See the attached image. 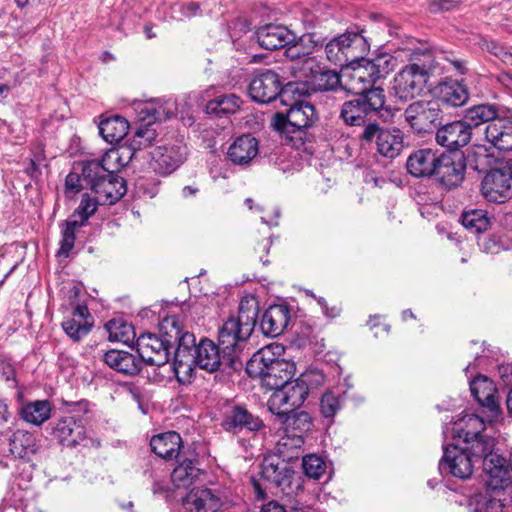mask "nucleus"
Instances as JSON below:
<instances>
[{
	"mask_svg": "<svg viewBox=\"0 0 512 512\" xmlns=\"http://www.w3.org/2000/svg\"><path fill=\"white\" fill-rule=\"evenodd\" d=\"M157 137L153 123L141 125L135 132L129 147H121V156L127 155L131 160L139 150L150 147Z\"/></svg>",
	"mask_w": 512,
	"mask_h": 512,
	"instance_id": "nucleus-38",
	"label": "nucleus"
},
{
	"mask_svg": "<svg viewBox=\"0 0 512 512\" xmlns=\"http://www.w3.org/2000/svg\"><path fill=\"white\" fill-rule=\"evenodd\" d=\"M141 112H145L150 119L161 122L169 119L174 114V109L172 104L168 107L161 105L157 108L145 106Z\"/></svg>",
	"mask_w": 512,
	"mask_h": 512,
	"instance_id": "nucleus-56",
	"label": "nucleus"
},
{
	"mask_svg": "<svg viewBox=\"0 0 512 512\" xmlns=\"http://www.w3.org/2000/svg\"><path fill=\"white\" fill-rule=\"evenodd\" d=\"M466 159L463 153L441 154L434 176L447 189L459 186L465 177Z\"/></svg>",
	"mask_w": 512,
	"mask_h": 512,
	"instance_id": "nucleus-16",
	"label": "nucleus"
},
{
	"mask_svg": "<svg viewBox=\"0 0 512 512\" xmlns=\"http://www.w3.org/2000/svg\"><path fill=\"white\" fill-rule=\"evenodd\" d=\"M444 59L448 61L453 69L460 75H465L468 72L467 62L464 59L455 58L453 56H445Z\"/></svg>",
	"mask_w": 512,
	"mask_h": 512,
	"instance_id": "nucleus-62",
	"label": "nucleus"
},
{
	"mask_svg": "<svg viewBox=\"0 0 512 512\" xmlns=\"http://www.w3.org/2000/svg\"><path fill=\"white\" fill-rule=\"evenodd\" d=\"M52 406L48 400H36L23 403L18 408V415L24 422L40 426L51 416Z\"/></svg>",
	"mask_w": 512,
	"mask_h": 512,
	"instance_id": "nucleus-36",
	"label": "nucleus"
},
{
	"mask_svg": "<svg viewBox=\"0 0 512 512\" xmlns=\"http://www.w3.org/2000/svg\"><path fill=\"white\" fill-rule=\"evenodd\" d=\"M308 396V388L304 387L298 378L290 379L275 388L268 400V409L272 414L297 410Z\"/></svg>",
	"mask_w": 512,
	"mask_h": 512,
	"instance_id": "nucleus-10",
	"label": "nucleus"
},
{
	"mask_svg": "<svg viewBox=\"0 0 512 512\" xmlns=\"http://www.w3.org/2000/svg\"><path fill=\"white\" fill-rule=\"evenodd\" d=\"M187 154V146L182 140L158 146L151 152L152 167L159 174H170L186 160Z\"/></svg>",
	"mask_w": 512,
	"mask_h": 512,
	"instance_id": "nucleus-17",
	"label": "nucleus"
},
{
	"mask_svg": "<svg viewBox=\"0 0 512 512\" xmlns=\"http://www.w3.org/2000/svg\"><path fill=\"white\" fill-rule=\"evenodd\" d=\"M9 452L15 458L27 459L36 452V438L26 430H16L8 440Z\"/></svg>",
	"mask_w": 512,
	"mask_h": 512,
	"instance_id": "nucleus-37",
	"label": "nucleus"
},
{
	"mask_svg": "<svg viewBox=\"0 0 512 512\" xmlns=\"http://www.w3.org/2000/svg\"><path fill=\"white\" fill-rule=\"evenodd\" d=\"M83 189H86L85 182L82 179L81 172L77 171V167L74 166L65 179V194L68 197L78 194Z\"/></svg>",
	"mask_w": 512,
	"mask_h": 512,
	"instance_id": "nucleus-53",
	"label": "nucleus"
},
{
	"mask_svg": "<svg viewBox=\"0 0 512 512\" xmlns=\"http://www.w3.org/2000/svg\"><path fill=\"white\" fill-rule=\"evenodd\" d=\"M128 129L127 120L118 115L103 119L99 124L100 135L110 144L122 140L127 135Z\"/></svg>",
	"mask_w": 512,
	"mask_h": 512,
	"instance_id": "nucleus-40",
	"label": "nucleus"
},
{
	"mask_svg": "<svg viewBox=\"0 0 512 512\" xmlns=\"http://www.w3.org/2000/svg\"><path fill=\"white\" fill-rule=\"evenodd\" d=\"M259 313V302L253 295L241 298L237 316L230 317L222 325V338L230 345L231 336L241 345L251 336Z\"/></svg>",
	"mask_w": 512,
	"mask_h": 512,
	"instance_id": "nucleus-7",
	"label": "nucleus"
},
{
	"mask_svg": "<svg viewBox=\"0 0 512 512\" xmlns=\"http://www.w3.org/2000/svg\"><path fill=\"white\" fill-rule=\"evenodd\" d=\"M99 204H102V202L98 197L92 198L88 194H84L70 219H77V222H81V227L84 226L87 220L96 212Z\"/></svg>",
	"mask_w": 512,
	"mask_h": 512,
	"instance_id": "nucleus-49",
	"label": "nucleus"
},
{
	"mask_svg": "<svg viewBox=\"0 0 512 512\" xmlns=\"http://www.w3.org/2000/svg\"><path fill=\"white\" fill-rule=\"evenodd\" d=\"M463 444L464 446L460 449L472 457L473 462L476 463L494 450L495 440L488 435H481L464 441Z\"/></svg>",
	"mask_w": 512,
	"mask_h": 512,
	"instance_id": "nucleus-44",
	"label": "nucleus"
},
{
	"mask_svg": "<svg viewBox=\"0 0 512 512\" xmlns=\"http://www.w3.org/2000/svg\"><path fill=\"white\" fill-rule=\"evenodd\" d=\"M488 155L486 150L482 147H477V149L470 151L467 156H465L467 166H470L472 169L477 170L479 172H483L487 165Z\"/></svg>",
	"mask_w": 512,
	"mask_h": 512,
	"instance_id": "nucleus-54",
	"label": "nucleus"
},
{
	"mask_svg": "<svg viewBox=\"0 0 512 512\" xmlns=\"http://www.w3.org/2000/svg\"><path fill=\"white\" fill-rule=\"evenodd\" d=\"M288 120L291 128L302 130L311 127L318 120V115L310 102L298 100L290 106Z\"/></svg>",
	"mask_w": 512,
	"mask_h": 512,
	"instance_id": "nucleus-35",
	"label": "nucleus"
},
{
	"mask_svg": "<svg viewBox=\"0 0 512 512\" xmlns=\"http://www.w3.org/2000/svg\"><path fill=\"white\" fill-rule=\"evenodd\" d=\"M298 379L304 387L308 388L309 394L314 389L321 387L325 383L326 377L322 371L311 369L302 373Z\"/></svg>",
	"mask_w": 512,
	"mask_h": 512,
	"instance_id": "nucleus-52",
	"label": "nucleus"
},
{
	"mask_svg": "<svg viewBox=\"0 0 512 512\" xmlns=\"http://www.w3.org/2000/svg\"><path fill=\"white\" fill-rule=\"evenodd\" d=\"M512 164L507 161L490 170L482 180L481 191L489 202H504L510 194Z\"/></svg>",
	"mask_w": 512,
	"mask_h": 512,
	"instance_id": "nucleus-12",
	"label": "nucleus"
},
{
	"mask_svg": "<svg viewBox=\"0 0 512 512\" xmlns=\"http://www.w3.org/2000/svg\"><path fill=\"white\" fill-rule=\"evenodd\" d=\"M302 467L304 473L314 479H318L322 476L326 470V464L324 460L315 454H310L303 457Z\"/></svg>",
	"mask_w": 512,
	"mask_h": 512,
	"instance_id": "nucleus-51",
	"label": "nucleus"
},
{
	"mask_svg": "<svg viewBox=\"0 0 512 512\" xmlns=\"http://www.w3.org/2000/svg\"><path fill=\"white\" fill-rule=\"evenodd\" d=\"M192 338L193 345L183 354L179 367H175V375L179 380L180 370H191L192 364L210 373L226 369L236 370L242 365L239 359L242 345L232 336L230 345H226L222 338V327L218 332V345L207 338H202L197 344L193 333Z\"/></svg>",
	"mask_w": 512,
	"mask_h": 512,
	"instance_id": "nucleus-3",
	"label": "nucleus"
},
{
	"mask_svg": "<svg viewBox=\"0 0 512 512\" xmlns=\"http://www.w3.org/2000/svg\"><path fill=\"white\" fill-rule=\"evenodd\" d=\"M483 469L485 468H498L499 465H506V459L499 455L498 453L490 452L487 456L482 460Z\"/></svg>",
	"mask_w": 512,
	"mask_h": 512,
	"instance_id": "nucleus-59",
	"label": "nucleus"
},
{
	"mask_svg": "<svg viewBox=\"0 0 512 512\" xmlns=\"http://www.w3.org/2000/svg\"><path fill=\"white\" fill-rule=\"evenodd\" d=\"M443 112L434 100H417L404 110L403 117L411 130L418 134L432 132L441 124Z\"/></svg>",
	"mask_w": 512,
	"mask_h": 512,
	"instance_id": "nucleus-8",
	"label": "nucleus"
},
{
	"mask_svg": "<svg viewBox=\"0 0 512 512\" xmlns=\"http://www.w3.org/2000/svg\"><path fill=\"white\" fill-rule=\"evenodd\" d=\"M366 76L368 77V84H374L379 78H381V73L374 63L368 62L366 67L356 69L354 75V77L359 81H365Z\"/></svg>",
	"mask_w": 512,
	"mask_h": 512,
	"instance_id": "nucleus-55",
	"label": "nucleus"
},
{
	"mask_svg": "<svg viewBox=\"0 0 512 512\" xmlns=\"http://www.w3.org/2000/svg\"><path fill=\"white\" fill-rule=\"evenodd\" d=\"M487 50L493 55L502 58L504 61L512 60V54L495 42L487 43Z\"/></svg>",
	"mask_w": 512,
	"mask_h": 512,
	"instance_id": "nucleus-61",
	"label": "nucleus"
},
{
	"mask_svg": "<svg viewBox=\"0 0 512 512\" xmlns=\"http://www.w3.org/2000/svg\"><path fill=\"white\" fill-rule=\"evenodd\" d=\"M284 348L278 344L267 345L253 354L246 364L251 377L261 378L263 386L270 390L281 387L294 375V364L281 359Z\"/></svg>",
	"mask_w": 512,
	"mask_h": 512,
	"instance_id": "nucleus-4",
	"label": "nucleus"
},
{
	"mask_svg": "<svg viewBox=\"0 0 512 512\" xmlns=\"http://www.w3.org/2000/svg\"><path fill=\"white\" fill-rule=\"evenodd\" d=\"M440 155L431 148H422L413 151L407 161L406 168L415 178L434 176Z\"/></svg>",
	"mask_w": 512,
	"mask_h": 512,
	"instance_id": "nucleus-25",
	"label": "nucleus"
},
{
	"mask_svg": "<svg viewBox=\"0 0 512 512\" xmlns=\"http://www.w3.org/2000/svg\"><path fill=\"white\" fill-rule=\"evenodd\" d=\"M342 407V398L331 391L324 393L320 400V412L325 418H333Z\"/></svg>",
	"mask_w": 512,
	"mask_h": 512,
	"instance_id": "nucleus-50",
	"label": "nucleus"
},
{
	"mask_svg": "<svg viewBox=\"0 0 512 512\" xmlns=\"http://www.w3.org/2000/svg\"><path fill=\"white\" fill-rule=\"evenodd\" d=\"M498 108L494 104H479L468 108L465 111L463 120L466 124H469V128L473 131L480 125L490 122H494L498 119Z\"/></svg>",
	"mask_w": 512,
	"mask_h": 512,
	"instance_id": "nucleus-39",
	"label": "nucleus"
},
{
	"mask_svg": "<svg viewBox=\"0 0 512 512\" xmlns=\"http://www.w3.org/2000/svg\"><path fill=\"white\" fill-rule=\"evenodd\" d=\"M274 415L281 423L282 430L285 433L300 435L301 438L305 437L313 425L311 416L305 411L292 410Z\"/></svg>",
	"mask_w": 512,
	"mask_h": 512,
	"instance_id": "nucleus-34",
	"label": "nucleus"
},
{
	"mask_svg": "<svg viewBox=\"0 0 512 512\" xmlns=\"http://www.w3.org/2000/svg\"><path fill=\"white\" fill-rule=\"evenodd\" d=\"M255 36L258 44L266 50L285 48L297 40L294 32L286 26L278 24H266L259 27Z\"/></svg>",
	"mask_w": 512,
	"mask_h": 512,
	"instance_id": "nucleus-21",
	"label": "nucleus"
},
{
	"mask_svg": "<svg viewBox=\"0 0 512 512\" xmlns=\"http://www.w3.org/2000/svg\"><path fill=\"white\" fill-rule=\"evenodd\" d=\"M434 95L439 104L448 107H461L469 100V90L464 80L445 77L434 88Z\"/></svg>",
	"mask_w": 512,
	"mask_h": 512,
	"instance_id": "nucleus-20",
	"label": "nucleus"
},
{
	"mask_svg": "<svg viewBox=\"0 0 512 512\" xmlns=\"http://www.w3.org/2000/svg\"><path fill=\"white\" fill-rule=\"evenodd\" d=\"M52 435L60 444L75 447L86 439V430L80 421L72 416H67L55 423Z\"/></svg>",
	"mask_w": 512,
	"mask_h": 512,
	"instance_id": "nucleus-27",
	"label": "nucleus"
},
{
	"mask_svg": "<svg viewBox=\"0 0 512 512\" xmlns=\"http://www.w3.org/2000/svg\"><path fill=\"white\" fill-rule=\"evenodd\" d=\"M272 126L275 130L280 132H291L289 129L290 121L288 120V112L286 114L283 113H276L272 120ZM294 128L292 129V132H294Z\"/></svg>",
	"mask_w": 512,
	"mask_h": 512,
	"instance_id": "nucleus-58",
	"label": "nucleus"
},
{
	"mask_svg": "<svg viewBox=\"0 0 512 512\" xmlns=\"http://www.w3.org/2000/svg\"><path fill=\"white\" fill-rule=\"evenodd\" d=\"M258 153L257 138L251 134H244L237 137L229 146L227 157L234 165L246 167L257 157Z\"/></svg>",
	"mask_w": 512,
	"mask_h": 512,
	"instance_id": "nucleus-28",
	"label": "nucleus"
},
{
	"mask_svg": "<svg viewBox=\"0 0 512 512\" xmlns=\"http://www.w3.org/2000/svg\"><path fill=\"white\" fill-rule=\"evenodd\" d=\"M241 104V98L235 94L220 95L206 104V112L215 116L234 114Z\"/></svg>",
	"mask_w": 512,
	"mask_h": 512,
	"instance_id": "nucleus-42",
	"label": "nucleus"
},
{
	"mask_svg": "<svg viewBox=\"0 0 512 512\" xmlns=\"http://www.w3.org/2000/svg\"><path fill=\"white\" fill-rule=\"evenodd\" d=\"M230 502V493L226 490L197 488L191 490L183 499V508L186 512H200L201 510L216 512Z\"/></svg>",
	"mask_w": 512,
	"mask_h": 512,
	"instance_id": "nucleus-13",
	"label": "nucleus"
},
{
	"mask_svg": "<svg viewBox=\"0 0 512 512\" xmlns=\"http://www.w3.org/2000/svg\"><path fill=\"white\" fill-rule=\"evenodd\" d=\"M80 165V172L86 189L89 188L92 192H95L105 176H109V171L100 161L89 160L82 162Z\"/></svg>",
	"mask_w": 512,
	"mask_h": 512,
	"instance_id": "nucleus-43",
	"label": "nucleus"
},
{
	"mask_svg": "<svg viewBox=\"0 0 512 512\" xmlns=\"http://www.w3.org/2000/svg\"><path fill=\"white\" fill-rule=\"evenodd\" d=\"M498 372L505 384L512 383V363L502 364L498 367Z\"/></svg>",
	"mask_w": 512,
	"mask_h": 512,
	"instance_id": "nucleus-63",
	"label": "nucleus"
},
{
	"mask_svg": "<svg viewBox=\"0 0 512 512\" xmlns=\"http://www.w3.org/2000/svg\"><path fill=\"white\" fill-rule=\"evenodd\" d=\"M0 376L6 382H12L13 385L16 383L15 369L13 365L7 361H0Z\"/></svg>",
	"mask_w": 512,
	"mask_h": 512,
	"instance_id": "nucleus-60",
	"label": "nucleus"
},
{
	"mask_svg": "<svg viewBox=\"0 0 512 512\" xmlns=\"http://www.w3.org/2000/svg\"><path fill=\"white\" fill-rule=\"evenodd\" d=\"M392 116L391 108L386 105V95L381 87H371L357 93L345 101L340 110V119L348 126L363 127L376 122L375 117L387 120Z\"/></svg>",
	"mask_w": 512,
	"mask_h": 512,
	"instance_id": "nucleus-5",
	"label": "nucleus"
},
{
	"mask_svg": "<svg viewBox=\"0 0 512 512\" xmlns=\"http://www.w3.org/2000/svg\"><path fill=\"white\" fill-rule=\"evenodd\" d=\"M103 361L113 370L126 376L137 375L144 363L139 354L136 355L128 351L116 349L105 352Z\"/></svg>",
	"mask_w": 512,
	"mask_h": 512,
	"instance_id": "nucleus-29",
	"label": "nucleus"
},
{
	"mask_svg": "<svg viewBox=\"0 0 512 512\" xmlns=\"http://www.w3.org/2000/svg\"><path fill=\"white\" fill-rule=\"evenodd\" d=\"M290 320L286 305H272L263 314L260 329L265 336L277 337L283 333Z\"/></svg>",
	"mask_w": 512,
	"mask_h": 512,
	"instance_id": "nucleus-30",
	"label": "nucleus"
},
{
	"mask_svg": "<svg viewBox=\"0 0 512 512\" xmlns=\"http://www.w3.org/2000/svg\"><path fill=\"white\" fill-rule=\"evenodd\" d=\"M286 51L285 54L287 58H290L291 60H297V62L291 67L292 70H297L296 75H299V68L302 66V61L304 58H307L304 54L303 57H301L300 47L297 45V42L288 45L285 47Z\"/></svg>",
	"mask_w": 512,
	"mask_h": 512,
	"instance_id": "nucleus-57",
	"label": "nucleus"
},
{
	"mask_svg": "<svg viewBox=\"0 0 512 512\" xmlns=\"http://www.w3.org/2000/svg\"><path fill=\"white\" fill-rule=\"evenodd\" d=\"M248 93L253 101L261 104L270 103L278 96L283 97L279 75L268 69L259 72L252 78Z\"/></svg>",
	"mask_w": 512,
	"mask_h": 512,
	"instance_id": "nucleus-18",
	"label": "nucleus"
},
{
	"mask_svg": "<svg viewBox=\"0 0 512 512\" xmlns=\"http://www.w3.org/2000/svg\"><path fill=\"white\" fill-rule=\"evenodd\" d=\"M474 465L472 457L464 453L458 444L443 446V457L439 462V471L442 475L465 480L471 477Z\"/></svg>",
	"mask_w": 512,
	"mask_h": 512,
	"instance_id": "nucleus-14",
	"label": "nucleus"
},
{
	"mask_svg": "<svg viewBox=\"0 0 512 512\" xmlns=\"http://www.w3.org/2000/svg\"><path fill=\"white\" fill-rule=\"evenodd\" d=\"M484 134L497 149L512 151V120L499 117L485 127Z\"/></svg>",
	"mask_w": 512,
	"mask_h": 512,
	"instance_id": "nucleus-31",
	"label": "nucleus"
},
{
	"mask_svg": "<svg viewBox=\"0 0 512 512\" xmlns=\"http://www.w3.org/2000/svg\"><path fill=\"white\" fill-rule=\"evenodd\" d=\"M472 135L469 124L462 119L440 127L436 132V142L449 150H458L471 141Z\"/></svg>",
	"mask_w": 512,
	"mask_h": 512,
	"instance_id": "nucleus-22",
	"label": "nucleus"
},
{
	"mask_svg": "<svg viewBox=\"0 0 512 512\" xmlns=\"http://www.w3.org/2000/svg\"><path fill=\"white\" fill-rule=\"evenodd\" d=\"M461 221L463 226L474 234L487 231L491 225L488 212L482 209H471L463 212Z\"/></svg>",
	"mask_w": 512,
	"mask_h": 512,
	"instance_id": "nucleus-46",
	"label": "nucleus"
},
{
	"mask_svg": "<svg viewBox=\"0 0 512 512\" xmlns=\"http://www.w3.org/2000/svg\"><path fill=\"white\" fill-rule=\"evenodd\" d=\"M151 450L166 461L177 459L180 456L182 438L175 431H168L155 435L150 440Z\"/></svg>",
	"mask_w": 512,
	"mask_h": 512,
	"instance_id": "nucleus-32",
	"label": "nucleus"
},
{
	"mask_svg": "<svg viewBox=\"0 0 512 512\" xmlns=\"http://www.w3.org/2000/svg\"><path fill=\"white\" fill-rule=\"evenodd\" d=\"M137 352L144 363L163 366L173 354L174 368L179 367L180 359L188 347L193 345L192 333L185 330L174 316L164 318L159 325V334H141L136 342Z\"/></svg>",
	"mask_w": 512,
	"mask_h": 512,
	"instance_id": "nucleus-1",
	"label": "nucleus"
},
{
	"mask_svg": "<svg viewBox=\"0 0 512 512\" xmlns=\"http://www.w3.org/2000/svg\"><path fill=\"white\" fill-rule=\"evenodd\" d=\"M486 474V485L492 490L504 489L510 482L507 465H499L498 468L483 469Z\"/></svg>",
	"mask_w": 512,
	"mask_h": 512,
	"instance_id": "nucleus-48",
	"label": "nucleus"
},
{
	"mask_svg": "<svg viewBox=\"0 0 512 512\" xmlns=\"http://www.w3.org/2000/svg\"><path fill=\"white\" fill-rule=\"evenodd\" d=\"M199 469L190 459H183L171 473V481L177 488L189 487L198 477Z\"/></svg>",
	"mask_w": 512,
	"mask_h": 512,
	"instance_id": "nucleus-45",
	"label": "nucleus"
},
{
	"mask_svg": "<svg viewBox=\"0 0 512 512\" xmlns=\"http://www.w3.org/2000/svg\"><path fill=\"white\" fill-rule=\"evenodd\" d=\"M298 78H304L315 91H331L340 84L336 71L321 67L315 58H304L299 68Z\"/></svg>",
	"mask_w": 512,
	"mask_h": 512,
	"instance_id": "nucleus-15",
	"label": "nucleus"
},
{
	"mask_svg": "<svg viewBox=\"0 0 512 512\" xmlns=\"http://www.w3.org/2000/svg\"><path fill=\"white\" fill-rule=\"evenodd\" d=\"M261 477L279 489L280 492L290 495L294 492L295 472L288 462L279 456L268 455L261 463ZM300 487L298 481L295 489Z\"/></svg>",
	"mask_w": 512,
	"mask_h": 512,
	"instance_id": "nucleus-11",
	"label": "nucleus"
},
{
	"mask_svg": "<svg viewBox=\"0 0 512 512\" xmlns=\"http://www.w3.org/2000/svg\"><path fill=\"white\" fill-rule=\"evenodd\" d=\"M221 426L226 432L232 434H239L243 431L254 433L263 429L264 423L245 406L233 405L226 410Z\"/></svg>",
	"mask_w": 512,
	"mask_h": 512,
	"instance_id": "nucleus-19",
	"label": "nucleus"
},
{
	"mask_svg": "<svg viewBox=\"0 0 512 512\" xmlns=\"http://www.w3.org/2000/svg\"><path fill=\"white\" fill-rule=\"evenodd\" d=\"M469 387L475 400L488 409L490 420L496 419L500 414V407L495 395L494 383L487 377L479 375L469 381Z\"/></svg>",
	"mask_w": 512,
	"mask_h": 512,
	"instance_id": "nucleus-24",
	"label": "nucleus"
},
{
	"mask_svg": "<svg viewBox=\"0 0 512 512\" xmlns=\"http://www.w3.org/2000/svg\"><path fill=\"white\" fill-rule=\"evenodd\" d=\"M359 138L365 143L375 140L377 153L389 159L400 155L404 146V134L399 128H382L377 122L366 125Z\"/></svg>",
	"mask_w": 512,
	"mask_h": 512,
	"instance_id": "nucleus-9",
	"label": "nucleus"
},
{
	"mask_svg": "<svg viewBox=\"0 0 512 512\" xmlns=\"http://www.w3.org/2000/svg\"><path fill=\"white\" fill-rule=\"evenodd\" d=\"M126 192L127 187L124 178L109 171V176H105L94 193L102 204L112 205L121 199Z\"/></svg>",
	"mask_w": 512,
	"mask_h": 512,
	"instance_id": "nucleus-33",
	"label": "nucleus"
},
{
	"mask_svg": "<svg viewBox=\"0 0 512 512\" xmlns=\"http://www.w3.org/2000/svg\"><path fill=\"white\" fill-rule=\"evenodd\" d=\"M485 430L484 420L475 414H466L456 420L451 426L446 425L443 434L445 438L450 436L458 442L469 441V439L479 437Z\"/></svg>",
	"mask_w": 512,
	"mask_h": 512,
	"instance_id": "nucleus-23",
	"label": "nucleus"
},
{
	"mask_svg": "<svg viewBox=\"0 0 512 512\" xmlns=\"http://www.w3.org/2000/svg\"><path fill=\"white\" fill-rule=\"evenodd\" d=\"M62 238L60 240V248L57 252L58 256L68 257L71 250L74 248L75 233L78 228L81 227V222H77V219H69L61 225Z\"/></svg>",
	"mask_w": 512,
	"mask_h": 512,
	"instance_id": "nucleus-47",
	"label": "nucleus"
},
{
	"mask_svg": "<svg viewBox=\"0 0 512 512\" xmlns=\"http://www.w3.org/2000/svg\"><path fill=\"white\" fill-rule=\"evenodd\" d=\"M304 438L300 435L285 433L280 436L275 446V456L289 463L290 460L297 459L300 455Z\"/></svg>",
	"mask_w": 512,
	"mask_h": 512,
	"instance_id": "nucleus-41",
	"label": "nucleus"
},
{
	"mask_svg": "<svg viewBox=\"0 0 512 512\" xmlns=\"http://www.w3.org/2000/svg\"><path fill=\"white\" fill-rule=\"evenodd\" d=\"M260 512H286L285 508L276 501H269L264 504Z\"/></svg>",
	"mask_w": 512,
	"mask_h": 512,
	"instance_id": "nucleus-64",
	"label": "nucleus"
},
{
	"mask_svg": "<svg viewBox=\"0 0 512 512\" xmlns=\"http://www.w3.org/2000/svg\"><path fill=\"white\" fill-rule=\"evenodd\" d=\"M61 326L65 334L73 342H80L90 333L94 326V318L87 306L77 305L73 309L71 318L64 320Z\"/></svg>",
	"mask_w": 512,
	"mask_h": 512,
	"instance_id": "nucleus-26",
	"label": "nucleus"
},
{
	"mask_svg": "<svg viewBox=\"0 0 512 512\" xmlns=\"http://www.w3.org/2000/svg\"><path fill=\"white\" fill-rule=\"evenodd\" d=\"M362 31H350L332 38L325 45V54L329 62L340 68L348 67L364 60L370 45Z\"/></svg>",
	"mask_w": 512,
	"mask_h": 512,
	"instance_id": "nucleus-6",
	"label": "nucleus"
},
{
	"mask_svg": "<svg viewBox=\"0 0 512 512\" xmlns=\"http://www.w3.org/2000/svg\"><path fill=\"white\" fill-rule=\"evenodd\" d=\"M402 50L410 63L394 76L391 93L401 101H409L422 93L437 63L433 52L414 38L408 39Z\"/></svg>",
	"mask_w": 512,
	"mask_h": 512,
	"instance_id": "nucleus-2",
	"label": "nucleus"
}]
</instances>
